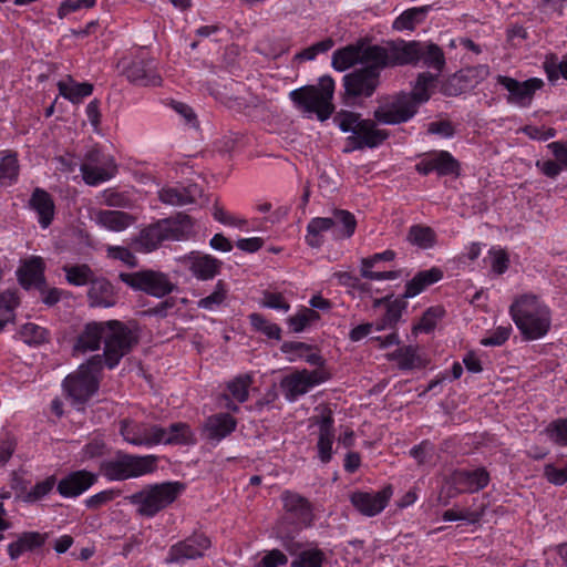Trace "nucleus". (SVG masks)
<instances>
[{
	"instance_id": "obj_56",
	"label": "nucleus",
	"mask_w": 567,
	"mask_h": 567,
	"mask_svg": "<svg viewBox=\"0 0 567 567\" xmlns=\"http://www.w3.org/2000/svg\"><path fill=\"white\" fill-rule=\"evenodd\" d=\"M96 0H65L61 2L58 9V17L60 19L65 18L72 12H76L81 9H87L94 7Z\"/></svg>"
},
{
	"instance_id": "obj_57",
	"label": "nucleus",
	"mask_w": 567,
	"mask_h": 567,
	"mask_svg": "<svg viewBox=\"0 0 567 567\" xmlns=\"http://www.w3.org/2000/svg\"><path fill=\"white\" fill-rule=\"evenodd\" d=\"M120 495V491L117 489H105L99 492L91 497L85 499V506L90 509H99L103 505L112 502Z\"/></svg>"
},
{
	"instance_id": "obj_21",
	"label": "nucleus",
	"mask_w": 567,
	"mask_h": 567,
	"mask_svg": "<svg viewBox=\"0 0 567 567\" xmlns=\"http://www.w3.org/2000/svg\"><path fill=\"white\" fill-rule=\"evenodd\" d=\"M97 478V474L86 470L74 471L58 483L56 489L63 497H76L93 486Z\"/></svg>"
},
{
	"instance_id": "obj_30",
	"label": "nucleus",
	"mask_w": 567,
	"mask_h": 567,
	"mask_svg": "<svg viewBox=\"0 0 567 567\" xmlns=\"http://www.w3.org/2000/svg\"><path fill=\"white\" fill-rule=\"evenodd\" d=\"M281 498L285 509L291 514L298 523L310 525L313 515L311 505L307 498L288 491L282 493Z\"/></svg>"
},
{
	"instance_id": "obj_14",
	"label": "nucleus",
	"mask_w": 567,
	"mask_h": 567,
	"mask_svg": "<svg viewBox=\"0 0 567 567\" xmlns=\"http://www.w3.org/2000/svg\"><path fill=\"white\" fill-rule=\"evenodd\" d=\"M415 171L427 176L435 173L439 177L461 175L460 162L447 151H431L420 156Z\"/></svg>"
},
{
	"instance_id": "obj_63",
	"label": "nucleus",
	"mask_w": 567,
	"mask_h": 567,
	"mask_svg": "<svg viewBox=\"0 0 567 567\" xmlns=\"http://www.w3.org/2000/svg\"><path fill=\"white\" fill-rule=\"evenodd\" d=\"M287 561V556L282 551L274 549L261 558L257 567H279L286 565Z\"/></svg>"
},
{
	"instance_id": "obj_29",
	"label": "nucleus",
	"mask_w": 567,
	"mask_h": 567,
	"mask_svg": "<svg viewBox=\"0 0 567 567\" xmlns=\"http://www.w3.org/2000/svg\"><path fill=\"white\" fill-rule=\"evenodd\" d=\"M17 276L20 285L24 288L44 284V262L39 256H33L23 261L18 268Z\"/></svg>"
},
{
	"instance_id": "obj_23",
	"label": "nucleus",
	"mask_w": 567,
	"mask_h": 567,
	"mask_svg": "<svg viewBox=\"0 0 567 567\" xmlns=\"http://www.w3.org/2000/svg\"><path fill=\"white\" fill-rule=\"evenodd\" d=\"M29 208L37 214V220L42 229H47L55 216V204L52 195L45 189H33L29 202Z\"/></svg>"
},
{
	"instance_id": "obj_33",
	"label": "nucleus",
	"mask_w": 567,
	"mask_h": 567,
	"mask_svg": "<svg viewBox=\"0 0 567 567\" xmlns=\"http://www.w3.org/2000/svg\"><path fill=\"white\" fill-rule=\"evenodd\" d=\"M333 227L330 229L334 240H342L350 238L357 228V219L352 213L344 209H334L332 216L328 217Z\"/></svg>"
},
{
	"instance_id": "obj_58",
	"label": "nucleus",
	"mask_w": 567,
	"mask_h": 567,
	"mask_svg": "<svg viewBox=\"0 0 567 567\" xmlns=\"http://www.w3.org/2000/svg\"><path fill=\"white\" fill-rule=\"evenodd\" d=\"M261 306L269 309L287 312L290 309L289 302L281 293L266 291L261 300Z\"/></svg>"
},
{
	"instance_id": "obj_45",
	"label": "nucleus",
	"mask_w": 567,
	"mask_h": 567,
	"mask_svg": "<svg viewBox=\"0 0 567 567\" xmlns=\"http://www.w3.org/2000/svg\"><path fill=\"white\" fill-rule=\"evenodd\" d=\"M19 298L14 291L6 290L0 293V332L9 322H13Z\"/></svg>"
},
{
	"instance_id": "obj_3",
	"label": "nucleus",
	"mask_w": 567,
	"mask_h": 567,
	"mask_svg": "<svg viewBox=\"0 0 567 567\" xmlns=\"http://www.w3.org/2000/svg\"><path fill=\"white\" fill-rule=\"evenodd\" d=\"M334 124L343 132L351 133L347 137L348 147L344 152L363 148H377L390 136L386 130L379 128L377 121L362 118L359 113L340 111L333 117Z\"/></svg>"
},
{
	"instance_id": "obj_13",
	"label": "nucleus",
	"mask_w": 567,
	"mask_h": 567,
	"mask_svg": "<svg viewBox=\"0 0 567 567\" xmlns=\"http://www.w3.org/2000/svg\"><path fill=\"white\" fill-rule=\"evenodd\" d=\"M126 80L138 86H159L162 76L157 62L145 51H140L123 65Z\"/></svg>"
},
{
	"instance_id": "obj_62",
	"label": "nucleus",
	"mask_w": 567,
	"mask_h": 567,
	"mask_svg": "<svg viewBox=\"0 0 567 567\" xmlns=\"http://www.w3.org/2000/svg\"><path fill=\"white\" fill-rule=\"evenodd\" d=\"M106 444L102 439L95 437L84 445L82 450V457L85 460H92L104 455Z\"/></svg>"
},
{
	"instance_id": "obj_46",
	"label": "nucleus",
	"mask_w": 567,
	"mask_h": 567,
	"mask_svg": "<svg viewBox=\"0 0 567 567\" xmlns=\"http://www.w3.org/2000/svg\"><path fill=\"white\" fill-rule=\"evenodd\" d=\"M408 240L422 249H429L435 245L436 235L429 226L414 225L409 229Z\"/></svg>"
},
{
	"instance_id": "obj_48",
	"label": "nucleus",
	"mask_w": 567,
	"mask_h": 567,
	"mask_svg": "<svg viewBox=\"0 0 567 567\" xmlns=\"http://www.w3.org/2000/svg\"><path fill=\"white\" fill-rule=\"evenodd\" d=\"M320 316L317 311L310 308H301L297 313L287 319L290 329L296 332H302L310 323L318 321Z\"/></svg>"
},
{
	"instance_id": "obj_15",
	"label": "nucleus",
	"mask_w": 567,
	"mask_h": 567,
	"mask_svg": "<svg viewBox=\"0 0 567 567\" xmlns=\"http://www.w3.org/2000/svg\"><path fill=\"white\" fill-rule=\"evenodd\" d=\"M496 81L499 85L507 90V102L519 107L529 106L536 91L542 89L544 84L543 81L537 78H532L519 82L509 76L497 75Z\"/></svg>"
},
{
	"instance_id": "obj_47",
	"label": "nucleus",
	"mask_w": 567,
	"mask_h": 567,
	"mask_svg": "<svg viewBox=\"0 0 567 567\" xmlns=\"http://www.w3.org/2000/svg\"><path fill=\"white\" fill-rule=\"evenodd\" d=\"M249 322L254 330L265 334L269 339L280 340L281 328L274 322H270L262 315L254 312L248 316Z\"/></svg>"
},
{
	"instance_id": "obj_17",
	"label": "nucleus",
	"mask_w": 567,
	"mask_h": 567,
	"mask_svg": "<svg viewBox=\"0 0 567 567\" xmlns=\"http://www.w3.org/2000/svg\"><path fill=\"white\" fill-rule=\"evenodd\" d=\"M161 426L132 420H122L120 423V434L125 442L135 446L152 447L158 445V434Z\"/></svg>"
},
{
	"instance_id": "obj_31",
	"label": "nucleus",
	"mask_w": 567,
	"mask_h": 567,
	"mask_svg": "<svg viewBox=\"0 0 567 567\" xmlns=\"http://www.w3.org/2000/svg\"><path fill=\"white\" fill-rule=\"evenodd\" d=\"M200 188L195 185H188L186 187H166L159 190V200L164 204L185 206L196 202V198L200 196Z\"/></svg>"
},
{
	"instance_id": "obj_34",
	"label": "nucleus",
	"mask_w": 567,
	"mask_h": 567,
	"mask_svg": "<svg viewBox=\"0 0 567 567\" xmlns=\"http://www.w3.org/2000/svg\"><path fill=\"white\" fill-rule=\"evenodd\" d=\"M324 381L323 373L320 371H296L286 375L281 380L282 390H306L310 386H316Z\"/></svg>"
},
{
	"instance_id": "obj_2",
	"label": "nucleus",
	"mask_w": 567,
	"mask_h": 567,
	"mask_svg": "<svg viewBox=\"0 0 567 567\" xmlns=\"http://www.w3.org/2000/svg\"><path fill=\"white\" fill-rule=\"evenodd\" d=\"M509 315L524 340L544 338L551 328V310L536 295L517 296L509 307Z\"/></svg>"
},
{
	"instance_id": "obj_4",
	"label": "nucleus",
	"mask_w": 567,
	"mask_h": 567,
	"mask_svg": "<svg viewBox=\"0 0 567 567\" xmlns=\"http://www.w3.org/2000/svg\"><path fill=\"white\" fill-rule=\"evenodd\" d=\"M333 94V79L330 75H323L317 85H305L292 90L289 97L299 111L309 116L315 114L319 121L324 122L334 112Z\"/></svg>"
},
{
	"instance_id": "obj_42",
	"label": "nucleus",
	"mask_w": 567,
	"mask_h": 567,
	"mask_svg": "<svg viewBox=\"0 0 567 567\" xmlns=\"http://www.w3.org/2000/svg\"><path fill=\"white\" fill-rule=\"evenodd\" d=\"M228 292V285L224 280H218L214 290L197 301V308L212 312L217 311L226 302Z\"/></svg>"
},
{
	"instance_id": "obj_32",
	"label": "nucleus",
	"mask_w": 567,
	"mask_h": 567,
	"mask_svg": "<svg viewBox=\"0 0 567 567\" xmlns=\"http://www.w3.org/2000/svg\"><path fill=\"white\" fill-rule=\"evenodd\" d=\"M442 278L443 271L436 267L419 271L411 280L406 282L403 298L408 299L420 295L427 287L436 284Z\"/></svg>"
},
{
	"instance_id": "obj_12",
	"label": "nucleus",
	"mask_w": 567,
	"mask_h": 567,
	"mask_svg": "<svg viewBox=\"0 0 567 567\" xmlns=\"http://www.w3.org/2000/svg\"><path fill=\"white\" fill-rule=\"evenodd\" d=\"M80 171L87 185L96 186L111 179L115 175L117 166L112 155L93 147L86 152Z\"/></svg>"
},
{
	"instance_id": "obj_37",
	"label": "nucleus",
	"mask_w": 567,
	"mask_h": 567,
	"mask_svg": "<svg viewBox=\"0 0 567 567\" xmlns=\"http://www.w3.org/2000/svg\"><path fill=\"white\" fill-rule=\"evenodd\" d=\"M167 240H186L194 234V221L188 215L178 214L173 219H163Z\"/></svg>"
},
{
	"instance_id": "obj_49",
	"label": "nucleus",
	"mask_w": 567,
	"mask_h": 567,
	"mask_svg": "<svg viewBox=\"0 0 567 567\" xmlns=\"http://www.w3.org/2000/svg\"><path fill=\"white\" fill-rule=\"evenodd\" d=\"M426 11V8L405 10L393 21V29L398 31L413 30Z\"/></svg>"
},
{
	"instance_id": "obj_9",
	"label": "nucleus",
	"mask_w": 567,
	"mask_h": 567,
	"mask_svg": "<svg viewBox=\"0 0 567 567\" xmlns=\"http://www.w3.org/2000/svg\"><path fill=\"white\" fill-rule=\"evenodd\" d=\"M118 278L133 290L142 291L154 298H164L176 288L167 274L153 269L121 272Z\"/></svg>"
},
{
	"instance_id": "obj_7",
	"label": "nucleus",
	"mask_w": 567,
	"mask_h": 567,
	"mask_svg": "<svg viewBox=\"0 0 567 567\" xmlns=\"http://www.w3.org/2000/svg\"><path fill=\"white\" fill-rule=\"evenodd\" d=\"M156 455H133L118 451L114 458L101 462L100 471L109 481H125L153 473Z\"/></svg>"
},
{
	"instance_id": "obj_41",
	"label": "nucleus",
	"mask_w": 567,
	"mask_h": 567,
	"mask_svg": "<svg viewBox=\"0 0 567 567\" xmlns=\"http://www.w3.org/2000/svg\"><path fill=\"white\" fill-rule=\"evenodd\" d=\"M20 164L16 152L7 151L0 161V185L8 187L18 182Z\"/></svg>"
},
{
	"instance_id": "obj_27",
	"label": "nucleus",
	"mask_w": 567,
	"mask_h": 567,
	"mask_svg": "<svg viewBox=\"0 0 567 567\" xmlns=\"http://www.w3.org/2000/svg\"><path fill=\"white\" fill-rule=\"evenodd\" d=\"M167 240L163 220L141 230L140 235L133 240V248L138 252H151Z\"/></svg>"
},
{
	"instance_id": "obj_18",
	"label": "nucleus",
	"mask_w": 567,
	"mask_h": 567,
	"mask_svg": "<svg viewBox=\"0 0 567 567\" xmlns=\"http://www.w3.org/2000/svg\"><path fill=\"white\" fill-rule=\"evenodd\" d=\"M181 262L200 281L213 280L221 271L223 261L209 254L192 251L182 257Z\"/></svg>"
},
{
	"instance_id": "obj_60",
	"label": "nucleus",
	"mask_w": 567,
	"mask_h": 567,
	"mask_svg": "<svg viewBox=\"0 0 567 567\" xmlns=\"http://www.w3.org/2000/svg\"><path fill=\"white\" fill-rule=\"evenodd\" d=\"M393 355L401 369H412L417 361L416 351L412 347L399 348Z\"/></svg>"
},
{
	"instance_id": "obj_55",
	"label": "nucleus",
	"mask_w": 567,
	"mask_h": 567,
	"mask_svg": "<svg viewBox=\"0 0 567 567\" xmlns=\"http://www.w3.org/2000/svg\"><path fill=\"white\" fill-rule=\"evenodd\" d=\"M546 432L548 436L557 444L567 445V420L559 419L551 422Z\"/></svg>"
},
{
	"instance_id": "obj_64",
	"label": "nucleus",
	"mask_w": 567,
	"mask_h": 567,
	"mask_svg": "<svg viewBox=\"0 0 567 567\" xmlns=\"http://www.w3.org/2000/svg\"><path fill=\"white\" fill-rule=\"evenodd\" d=\"M545 476L555 485H563L567 482V464L564 467L547 465L545 467Z\"/></svg>"
},
{
	"instance_id": "obj_11",
	"label": "nucleus",
	"mask_w": 567,
	"mask_h": 567,
	"mask_svg": "<svg viewBox=\"0 0 567 567\" xmlns=\"http://www.w3.org/2000/svg\"><path fill=\"white\" fill-rule=\"evenodd\" d=\"M381 66L377 63H368L365 66L354 70L343 76L344 93L348 97H370L380 85Z\"/></svg>"
},
{
	"instance_id": "obj_40",
	"label": "nucleus",
	"mask_w": 567,
	"mask_h": 567,
	"mask_svg": "<svg viewBox=\"0 0 567 567\" xmlns=\"http://www.w3.org/2000/svg\"><path fill=\"white\" fill-rule=\"evenodd\" d=\"M333 224L328 217H313L307 225L306 243L312 248H320L323 243V233L330 231Z\"/></svg>"
},
{
	"instance_id": "obj_44",
	"label": "nucleus",
	"mask_w": 567,
	"mask_h": 567,
	"mask_svg": "<svg viewBox=\"0 0 567 567\" xmlns=\"http://www.w3.org/2000/svg\"><path fill=\"white\" fill-rule=\"evenodd\" d=\"M62 270L65 274V279L68 284L82 287L87 284H91L94 279V272L91 267L86 264L81 265H64Z\"/></svg>"
},
{
	"instance_id": "obj_22",
	"label": "nucleus",
	"mask_w": 567,
	"mask_h": 567,
	"mask_svg": "<svg viewBox=\"0 0 567 567\" xmlns=\"http://www.w3.org/2000/svg\"><path fill=\"white\" fill-rule=\"evenodd\" d=\"M237 426V421L228 413H216L205 419L202 425V436L214 443L230 435Z\"/></svg>"
},
{
	"instance_id": "obj_38",
	"label": "nucleus",
	"mask_w": 567,
	"mask_h": 567,
	"mask_svg": "<svg viewBox=\"0 0 567 567\" xmlns=\"http://www.w3.org/2000/svg\"><path fill=\"white\" fill-rule=\"evenodd\" d=\"M96 223L111 231H123L134 223V218L121 210H100Z\"/></svg>"
},
{
	"instance_id": "obj_8",
	"label": "nucleus",
	"mask_w": 567,
	"mask_h": 567,
	"mask_svg": "<svg viewBox=\"0 0 567 567\" xmlns=\"http://www.w3.org/2000/svg\"><path fill=\"white\" fill-rule=\"evenodd\" d=\"M361 63H377L381 66H390L389 41L379 44H350L339 49L332 54V68L342 72L351 66Z\"/></svg>"
},
{
	"instance_id": "obj_52",
	"label": "nucleus",
	"mask_w": 567,
	"mask_h": 567,
	"mask_svg": "<svg viewBox=\"0 0 567 567\" xmlns=\"http://www.w3.org/2000/svg\"><path fill=\"white\" fill-rule=\"evenodd\" d=\"M444 315L445 310L442 307H431L423 313L420 322L414 329L429 333L436 327L437 321L443 318Z\"/></svg>"
},
{
	"instance_id": "obj_50",
	"label": "nucleus",
	"mask_w": 567,
	"mask_h": 567,
	"mask_svg": "<svg viewBox=\"0 0 567 567\" xmlns=\"http://www.w3.org/2000/svg\"><path fill=\"white\" fill-rule=\"evenodd\" d=\"M20 339L27 344H40L48 338V332L43 327L28 322L19 330Z\"/></svg>"
},
{
	"instance_id": "obj_5",
	"label": "nucleus",
	"mask_w": 567,
	"mask_h": 567,
	"mask_svg": "<svg viewBox=\"0 0 567 567\" xmlns=\"http://www.w3.org/2000/svg\"><path fill=\"white\" fill-rule=\"evenodd\" d=\"M390 66L423 65L442 71L445 58L442 49L434 43L405 41L402 39L389 41Z\"/></svg>"
},
{
	"instance_id": "obj_25",
	"label": "nucleus",
	"mask_w": 567,
	"mask_h": 567,
	"mask_svg": "<svg viewBox=\"0 0 567 567\" xmlns=\"http://www.w3.org/2000/svg\"><path fill=\"white\" fill-rule=\"evenodd\" d=\"M90 307L110 308L116 305L117 296L113 285L105 278H95L87 291Z\"/></svg>"
},
{
	"instance_id": "obj_19",
	"label": "nucleus",
	"mask_w": 567,
	"mask_h": 567,
	"mask_svg": "<svg viewBox=\"0 0 567 567\" xmlns=\"http://www.w3.org/2000/svg\"><path fill=\"white\" fill-rule=\"evenodd\" d=\"M311 421L319 426L317 443L318 457L323 464H327L332 458V444L334 441V421L332 412L328 408H322L320 415L312 416Z\"/></svg>"
},
{
	"instance_id": "obj_43",
	"label": "nucleus",
	"mask_w": 567,
	"mask_h": 567,
	"mask_svg": "<svg viewBox=\"0 0 567 567\" xmlns=\"http://www.w3.org/2000/svg\"><path fill=\"white\" fill-rule=\"evenodd\" d=\"M435 81L436 75L430 72L420 73L416 79L413 91L411 93H404V95H410L413 97V101L416 103V110H419L421 104L430 100V89L433 87Z\"/></svg>"
},
{
	"instance_id": "obj_16",
	"label": "nucleus",
	"mask_w": 567,
	"mask_h": 567,
	"mask_svg": "<svg viewBox=\"0 0 567 567\" xmlns=\"http://www.w3.org/2000/svg\"><path fill=\"white\" fill-rule=\"evenodd\" d=\"M210 545L212 542L206 535L193 534L171 546L165 561L167 564H182L188 559L200 558Z\"/></svg>"
},
{
	"instance_id": "obj_36",
	"label": "nucleus",
	"mask_w": 567,
	"mask_h": 567,
	"mask_svg": "<svg viewBox=\"0 0 567 567\" xmlns=\"http://www.w3.org/2000/svg\"><path fill=\"white\" fill-rule=\"evenodd\" d=\"M48 534L39 532L22 533L18 539L8 546V553L12 560L18 559L23 553L33 550L44 545Z\"/></svg>"
},
{
	"instance_id": "obj_35",
	"label": "nucleus",
	"mask_w": 567,
	"mask_h": 567,
	"mask_svg": "<svg viewBox=\"0 0 567 567\" xmlns=\"http://www.w3.org/2000/svg\"><path fill=\"white\" fill-rule=\"evenodd\" d=\"M58 89L61 96L72 104H80L85 97L93 93V84L89 82L79 83L71 76L58 82Z\"/></svg>"
},
{
	"instance_id": "obj_51",
	"label": "nucleus",
	"mask_w": 567,
	"mask_h": 567,
	"mask_svg": "<svg viewBox=\"0 0 567 567\" xmlns=\"http://www.w3.org/2000/svg\"><path fill=\"white\" fill-rule=\"evenodd\" d=\"M324 554L318 548L300 551L291 563V567H322Z\"/></svg>"
},
{
	"instance_id": "obj_39",
	"label": "nucleus",
	"mask_w": 567,
	"mask_h": 567,
	"mask_svg": "<svg viewBox=\"0 0 567 567\" xmlns=\"http://www.w3.org/2000/svg\"><path fill=\"white\" fill-rule=\"evenodd\" d=\"M408 306L403 295L392 301H386V310L381 319L375 322V330L392 329L396 326Z\"/></svg>"
},
{
	"instance_id": "obj_59",
	"label": "nucleus",
	"mask_w": 567,
	"mask_h": 567,
	"mask_svg": "<svg viewBox=\"0 0 567 567\" xmlns=\"http://www.w3.org/2000/svg\"><path fill=\"white\" fill-rule=\"evenodd\" d=\"M488 255L493 272L496 275H503L508 269L509 265V258L506 251L502 249H491Z\"/></svg>"
},
{
	"instance_id": "obj_6",
	"label": "nucleus",
	"mask_w": 567,
	"mask_h": 567,
	"mask_svg": "<svg viewBox=\"0 0 567 567\" xmlns=\"http://www.w3.org/2000/svg\"><path fill=\"white\" fill-rule=\"evenodd\" d=\"M185 486L179 482H163L159 484L146 485L141 491L130 495L127 499L136 512L143 517H154L165 509L183 493Z\"/></svg>"
},
{
	"instance_id": "obj_10",
	"label": "nucleus",
	"mask_w": 567,
	"mask_h": 567,
	"mask_svg": "<svg viewBox=\"0 0 567 567\" xmlns=\"http://www.w3.org/2000/svg\"><path fill=\"white\" fill-rule=\"evenodd\" d=\"M417 113L416 103L404 92L382 101L373 112V117L380 124L396 125L410 121Z\"/></svg>"
},
{
	"instance_id": "obj_28",
	"label": "nucleus",
	"mask_w": 567,
	"mask_h": 567,
	"mask_svg": "<svg viewBox=\"0 0 567 567\" xmlns=\"http://www.w3.org/2000/svg\"><path fill=\"white\" fill-rule=\"evenodd\" d=\"M195 443V433L187 423L176 422L169 424L168 427L161 426V433L158 434V444L194 445Z\"/></svg>"
},
{
	"instance_id": "obj_54",
	"label": "nucleus",
	"mask_w": 567,
	"mask_h": 567,
	"mask_svg": "<svg viewBox=\"0 0 567 567\" xmlns=\"http://www.w3.org/2000/svg\"><path fill=\"white\" fill-rule=\"evenodd\" d=\"M512 330L509 324L499 326L482 340V344L486 347H499L508 340Z\"/></svg>"
},
{
	"instance_id": "obj_24",
	"label": "nucleus",
	"mask_w": 567,
	"mask_h": 567,
	"mask_svg": "<svg viewBox=\"0 0 567 567\" xmlns=\"http://www.w3.org/2000/svg\"><path fill=\"white\" fill-rule=\"evenodd\" d=\"M395 258V252L386 249L382 252L374 254L370 257L361 259V276L370 280H394L399 277L398 271H380L373 270L382 261H392Z\"/></svg>"
},
{
	"instance_id": "obj_26",
	"label": "nucleus",
	"mask_w": 567,
	"mask_h": 567,
	"mask_svg": "<svg viewBox=\"0 0 567 567\" xmlns=\"http://www.w3.org/2000/svg\"><path fill=\"white\" fill-rule=\"evenodd\" d=\"M453 483L462 492L475 493L485 488L489 483V474L484 467L473 471L460 470L453 473Z\"/></svg>"
},
{
	"instance_id": "obj_1",
	"label": "nucleus",
	"mask_w": 567,
	"mask_h": 567,
	"mask_svg": "<svg viewBox=\"0 0 567 567\" xmlns=\"http://www.w3.org/2000/svg\"><path fill=\"white\" fill-rule=\"evenodd\" d=\"M104 341L103 354L91 357L63 381V390H97L103 365L114 369L137 343V339L124 323L117 320L85 324L75 342L81 352L97 350Z\"/></svg>"
},
{
	"instance_id": "obj_61",
	"label": "nucleus",
	"mask_w": 567,
	"mask_h": 567,
	"mask_svg": "<svg viewBox=\"0 0 567 567\" xmlns=\"http://www.w3.org/2000/svg\"><path fill=\"white\" fill-rule=\"evenodd\" d=\"M213 217L220 224L240 228V229H243L247 225L246 219L233 216L231 214L226 212L224 208L218 207V206L214 207Z\"/></svg>"
},
{
	"instance_id": "obj_20",
	"label": "nucleus",
	"mask_w": 567,
	"mask_h": 567,
	"mask_svg": "<svg viewBox=\"0 0 567 567\" xmlns=\"http://www.w3.org/2000/svg\"><path fill=\"white\" fill-rule=\"evenodd\" d=\"M392 496L391 486L378 492H354L350 496L351 504L362 515L372 517L380 514L388 505Z\"/></svg>"
},
{
	"instance_id": "obj_53",
	"label": "nucleus",
	"mask_w": 567,
	"mask_h": 567,
	"mask_svg": "<svg viewBox=\"0 0 567 567\" xmlns=\"http://www.w3.org/2000/svg\"><path fill=\"white\" fill-rule=\"evenodd\" d=\"M55 480L53 476L37 483L29 493L23 497L28 503H33L48 495L54 487Z\"/></svg>"
}]
</instances>
